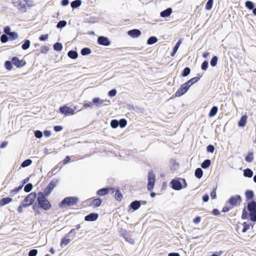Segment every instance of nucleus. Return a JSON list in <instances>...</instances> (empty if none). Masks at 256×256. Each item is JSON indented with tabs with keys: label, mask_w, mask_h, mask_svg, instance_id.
I'll return each mask as SVG.
<instances>
[{
	"label": "nucleus",
	"mask_w": 256,
	"mask_h": 256,
	"mask_svg": "<svg viewBox=\"0 0 256 256\" xmlns=\"http://www.w3.org/2000/svg\"><path fill=\"white\" fill-rule=\"evenodd\" d=\"M46 196L42 192H38L36 202L39 205V207L45 210H48L52 208V205L49 200L46 198Z\"/></svg>",
	"instance_id": "obj_1"
},
{
	"label": "nucleus",
	"mask_w": 256,
	"mask_h": 256,
	"mask_svg": "<svg viewBox=\"0 0 256 256\" xmlns=\"http://www.w3.org/2000/svg\"><path fill=\"white\" fill-rule=\"evenodd\" d=\"M78 202V198L76 196H67L64 198L59 204L58 206L61 208L68 206H74Z\"/></svg>",
	"instance_id": "obj_2"
},
{
	"label": "nucleus",
	"mask_w": 256,
	"mask_h": 256,
	"mask_svg": "<svg viewBox=\"0 0 256 256\" xmlns=\"http://www.w3.org/2000/svg\"><path fill=\"white\" fill-rule=\"evenodd\" d=\"M242 218L243 220H249L254 222H256V210L251 212H248L246 208H244L242 212Z\"/></svg>",
	"instance_id": "obj_3"
},
{
	"label": "nucleus",
	"mask_w": 256,
	"mask_h": 256,
	"mask_svg": "<svg viewBox=\"0 0 256 256\" xmlns=\"http://www.w3.org/2000/svg\"><path fill=\"white\" fill-rule=\"evenodd\" d=\"M148 182L147 186L148 190L151 192L154 188L156 182V176L152 172H149L148 174Z\"/></svg>",
	"instance_id": "obj_4"
},
{
	"label": "nucleus",
	"mask_w": 256,
	"mask_h": 256,
	"mask_svg": "<svg viewBox=\"0 0 256 256\" xmlns=\"http://www.w3.org/2000/svg\"><path fill=\"white\" fill-rule=\"evenodd\" d=\"M58 182V180L53 178L45 188L44 192H43L44 194L46 196H48L51 193L53 189L56 186Z\"/></svg>",
	"instance_id": "obj_5"
},
{
	"label": "nucleus",
	"mask_w": 256,
	"mask_h": 256,
	"mask_svg": "<svg viewBox=\"0 0 256 256\" xmlns=\"http://www.w3.org/2000/svg\"><path fill=\"white\" fill-rule=\"evenodd\" d=\"M36 198V194L35 192H32L28 194L27 196L25 197L24 200V204H23V206H29L32 205L34 202Z\"/></svg>",
	"instance_id": "obj_6"
},
{
	"label": "nucleus",
	"mask_w": 256,
	"mask_h": 256,
	"mask_svg": "<svg viewBox=\"0 0 256 256\" xmlns=\"http://www.w3.org/2000/svg\"><path fill=\"white\" fill-rule=\"evenodd\" d=\"M180 180V178H176L172 180L170 182V187L176 190H181L183 188V186Z\"/></svg>",
	"instance_id": "obj_7"
},
{
	"label": "nucleus",
	"mask_w": 256,
	"mask_h": 256,
	"mask_svg": "<svg viewBox=\"0 0 256 256\" xmlns=\"http://www.w3.org/2000/svg\"><path fill=\"white\" fill-rule=\"evenodd\" d=\"M190 88V85H188V83L186 82L180 86V88L175 93V96L176 97H180L182 96L188 92Z\"/></svg>",
	"instance_id": "obj_8"
},
{
	"label": "nucleus",
	"mask_w": 256,
	"mask_h": 256,
	"mask_svg": "<svg viewBox=\"0 0 256 256\" xmlns=\"http://www.w3.org/2000/svg\"><path fill=\"white\" fill-rule=\"evenodd\" d=\"M242 198L239 194L232 196L228 200V202L232 206H236L242 202Z\"/></svg>",
	"instance_id": "obj_9"
},
{
	"label": "nucleus",
	"mask_w": 256,
	"mask_h": 256,
	"mask_svg": "<svg viewBox=\"0 0 256 256\" xmlns=\"http://www.w3.org/2000/svg\"><path fill=\"white\" fill-rule=\"evenodd\" d=\"M59 110L61 114H64L66 116L73 115L74 114V110L66 105L60 106Z\"/></svg>",
	"instance_id": "obj_10"
},
{
	"label": "nucleus",
	"mask_w": 256,
	"mask_h": 256,
	"mask_svg": "<svg viewBox=\"0 0 256 256\" xmlns=\"http://www.w3.org/2000/svg\"><path fill=\"white\" fill-rule=\"evenodd\" d=\"M12 62L14 65L18 68H21L26 64V62L24 60H20L17 56L12 58Z\"/></svg>",
	"instance_id": "obj_11"
},
{
	"label": "nucleus",
	"mask_w": 256,
	"mask_h": 256,
	"mask_svg": "<svg viewBox=\"0 0 256 256\" xmlns=\"http://www.w3.org/2000/svg\"><path fill=\"white\" fill-rule=\"evenodd\" d=\"M130 233V232H128L126 230H124L122 234L126 241L128 242L131 244H134L135 243L134 240L132 238Z\"/></svg>",
	"instance_id": "obj_12"
},
{
	"label": "nucleus",
	"mask_w": 256,
	"mask_h": 256,
	"mask_svg": "<svg viewBox=\"0 0 256 256\" xmlns=\"http://www.w3.org/2000/svg\"><path fill=\"white\" fill-rule=\"evenodd\" d=\"M114 190H115L114 188H109V187H105L99 189L96 192V194L100 196H104L108 194L110 192V191L111 190L112 191V193L114 192Z\"/></svg>",
	"instance_id": "obj_13"
},
{
	"label": "nucleus",
	"mask_w": 256,
	"mask_h": 256,
	"mask_svg": "<svg viewBox=\"0 0 256 256\" xmlns=\"http://www.w3.org/2000/svg\"><path fill=\"white\" fill-rule=\"evenodd\" d=\"M97 42L100 45L108 46L110 44V41L104 36H99L97 39Z\"/></svg>",
	"instance_id": "obj_14"
},
{
	"label": "nucleus",
	"mask_w": 256,
	"mask_h": 256,
	"mask_svg": "<svg viewBox=\"0 0 256 256\" xmlns=\"http://www.w3.org/2000/svg\"><path fill=\"white\" fill-rule=\"evenodd\" d=\"M98 218V214L96 212H91L84 216V220L86 222H94Z\"/></svg>",
	"instance_id": "obj_15"
},
{
	"label": "nucleus",
	"mask_w": 256,
	"mask_h": 256,
	"mask_svg": "<svg viewBox=\"0 0 256 256\" xmlns=\"http://www.w3.org/2000/svg\"><path fill=\"white\" fill-rule=\"evenodd\" d=\"M142 34L140 30L138 29H132L128 32V34L132 38H137Z\"/></svg>",
	"instance_id": "obj_16"
},
{
	"label": "nucleus",
	"mask_w": 256,
	"mask_h": 256,
	"mask_svg": "<svg viewBox=\"0 0 256 256\" xmlns=\"http://www.w3.org/2000/svg\"><path fill=\"white\" fill-rule=\"evenodd\" d=\"M256 210V201L251 200L247 204V211L251 212Z\"/></svg>",
	"instance_id": "obj_17"
},
{
	"label": "nucleus",
	"mask_w": 256,
	"mask_h": 256,
	"mask_svg": "<svg viewBox=\"0 0 256 256\" xmlns=\"http://www.w3.org/2000/svg\"><path fill=\"white\" fill-rule=\"evenodd\" d=\"M140 201L135 200L130 204L129 208L130 209H132L133 210L135 211L138 210L140 208Z\"/></svg>",
	"instance_id": "obj_18"
},
{
	"label": "nucleus",
	"mask_w": 256,
	"mask_h": 256,
	"mask_svg": "<svg viewBox=\"0 0 256 256\" xmlns=\"http://www.w3.org/2000/svg\"><path fill=\"white\" fill-rule=\"evenodd\" d=\"M104 102L110 103V100H100L99 98H94L92 100V102L98 106H102Z\"/></svg>",
	"instance_id": "obj_19"
},
{
	"label": "nucleus",
	"mask_w": 256,
	"mask_h": 256,
	"mask_svg": "<svg viewBox=\"0 0 256 256\" xmlns=\"http://www.w3.org/2000/svg\"><path fill=\"white\" fill-rule=\"evenodd\" d=\"M172 12V8H168L160 12V16L162 18H168L171 14Z\"/></svg>",
	"instance_id": "obj_20"
},
{
	"label": "nucleus",
	"mask_w": 256,
	"mask_h": 256,
	"mask_svg": "<svg viewBox=\"0 0 256 256\" xmlns=\"http://www.w3.org/2000/svg\"><path fill=\"white\" fill-rule=\"evenodd\" d=\"M182 42V38H180L178 42H176V44H175L174 46V47L172 49V51L171 52L170 56H174L177 52L178 49L179 48L180 44Z\"/></svg>",
	"instance_id": "obj_21"
},
{
	"label": "nucleus",
	"mask_w": 256,
	"mask_h": 256,
	"mask_svg": "<svg viewBox=\"0 0 256 256\" xmlns=\"http://www.w3.org/2000/svg\"><path fill=\"white\" fill-rule=\"evenodd\" d=\"M248 119V116L246 114L243 115L241 116L240 120L238 122V126L240 127H244L246 126Z\"/></svg>",
	"instance_id": "obj_22"
},
{
	"label": "nucleus",
	"mask_w": 256,
	"mask_h": 256,
	"mask_svg": "<svg viewBox=\"0 0 256 256\" xmlns=\"http://www.w3.org/2000/svg\"><path fill=\"white\" fill-rule=\"evenodd\" d=\"M245 196L246 200H251L254 198V195L253 190H246L245 192Z\"/></svg>",
	"instance_id": "obj_23"
},
{
	"label": "nucleus",
	"mask_w": 256,
	"mask_h": 256,
	"mask_svg": "<svg viewBox=\"0 0 256 256\" xmlns=\"http://www.w3.org/2000/svg\"><path fill=\"white\" fill-rule=\"evenodd\" d=\"M12 198L10 197H6L2 198L0 200V206H3L10 202L12 201Z\"/></svg>",
	"instance_id": "obj_24"
},
{
	"label": "nucleus",
	"mask_w": 256,
	"mask_h": 256,
	"mask_svg": "<svg viewBox=\"0 0 256 256\" xmlns=\"http://www.w3.org/2000/svg\"><path fill=\"white\" fill-rule=\"evenodd\" d=\"M114 192H115L114 194V198L118 202H120L123 198V195L122 194L121 192L118 190L117 189L116 190H114Z\"/></svg>",
	"instance_id": "obj_25"
},
{
	"label": "nucleus",
	"mask_w": 256,
	"mask_h": 256,
	"mask_svg": "<svg viewBox=\"0 0 256 256\" xmlns=\"http://www.w3.org/2000/svg\"><path fill=\"white\" fill-rule=\"evenodd\" d=\"M82 3L81 0H74L71 2L70 6L72 9L77 8L81 6Z\"/></svg>",
	"instance_id": "obj_26"
},
{
	"label": "nucleus",
	"mask_w": 256,
	"mask_h": 256,
	"mask_svg": "<svg viewBox=\"0 0 256 256\" xmlns=\"http://www.w3.org/2000/svg\"><path fill=\"white\" fill-rule=\"evenodd\" d=\"M243 174L244 177L251 178L253 176V172L251 169L246 168L244 170Z\"/></svg>",
	"instance_id": "obj_27"
},
{
	"label": "nucleus",
	"mask_w": 256,
	"mask_h": 256,
	"mask_svg": "<svg viewBox=\"0 0 256 256\" xmlns=\"http://www.w3.org/2000/svg\"><path fill=\"white\" fill-rule=\"evenodd\" d=\"M68 56L70 58L75 60L78 57V53L76 50H70L68 52Z\"/></svg>",
	"instance_id": "obj_28"
},
{
	"label": "nucleus",
	"mask_w": 256,
	"mask_h": 256,
	"mask_svg": "<svg viewBox=\"0 0 256 256\" xmlns=\"http://www.w3.org/2000/svg\"><path fill=\"white\" fill-rule=\"evenodd\" d=\"M27 5L26 3H22V2H18V8L22 12H26Z\"/></svg>",
	"instance_id": "obj_29"
},
{
	"label": "nucleus",
	"mask_w": 256,
	"mask_h": 256,
	"mask_svg": "<svg viewBox=\"0 0 256 256\" xmlns=\"http://www.w3.org/2000/svg\"><path fill=\"white\" fill-rule=\"evenodd\" d=\"M194 176L198 179L201 178L203 176V170L202 169L199 168H196L194 172Z\"/></svg>",
	"instance_id": "obj_30"
},
{
	"label": "nucleus",
	"mask_w": 256,
	"mask_h": 256,
	"mask_svg": "<svg viewBox=\"0 0 256 256\" xmlns=\"http://www.w3.org/2000/svg\"><path fill=\"white\" fill-rule=\"evenodd\" d=\"M211 160L210 159H206L201 164V166L204 169H206L209 168Z\"/></svg>",
	"instance_id": "obj_31"
},
{
	"label": "nucleus",
	"mask_w": 256,
	"mask_h": 256,
	"mask_svg": "<svg viewBox=\"0 0 256 256\" xmlns=\"http://www.w3.org/2000/svg\"><path fill=\"white\" fill-rule=\"evenodd\" d=\"M102 203V200L100 198H94L92 201V204L94 207L100 206L101 205Z\"/></svg>",
	"instance_id": "obj_32"
},
{
	"label": "nucleus",
	"mask_w": 256,
	"mask_h": 256,
	"mask_svg": "<svg viewBox=\"0 0 256 256\" xmlns=\"http://www.w3.org/2000/svg\"><path fill=\"white\" fill-rule=\"evenodd\" d=\"M218 111V106H213L209 112V114H208L209 117L211 118V117L214 116L216 114Z\"/></svg>",
	"instance_id": "obj_33"
},
{
	"label": "nucleus",
	"mask_w": 256,
	"mask_h": 256,
	"mask_svg": "<svg viewBox=\"0 0 256 256\" xmlns=\"http://www.w3.org/2000/svg\"><path fill=\"white\" fill-rule=\"evenodd\" d=\"M158 40L155 36H150L147 40V44L148 45H152L158 42Z\"/></svg>",
	"instance_id": "obj_34"
},
{
	"label": "nucleus",
	"mask_w": 256,
	"mask_h": 256,
	"mask_svg": "<svg viewBox=\"0 0 256 256\" xmlns=\"http://www.w3.org/2000/svg\"><path fill=\"white\" fill-rule=\"evenodd\" d=\"M14 64L13 62H12V60L11 61L10 60H6L4 62V66L6 70H10L12 69Z\"/></svg>",
	"instance_id": "obj_35"
},
{
	"label": "nucleus",
	"mask_w": 256,
	"mask_h": 256,
	"mask_svg": "<svg viewBox=\"0 0 256 256\" xmlns=\"http://www.w3.org/2000/svg\"><path fill=\"white\" fill-rule=\"evenodd\" d=\"M92 50L89 48H84L80 50V54L83 56L90 54Z\"/></svg>",
	"instance_id": "obj_36"
},
{
	"label": "nucleus",
	"mask_w": 256,
	"mask_h": 256,
	"mask_svg": "<svg viewBox=\"0 0 256 256\" xmlns=\"http://www.w3.org/2000/svg\"><path fill=\"white\" fill-rule=\"evenodd\" d=\"M67 236L64 237L62 238L60 242V246L62 247L64 245L66 246L68 245L71 241V239L69 238H66Z\"/></svg>",
	"instance_id": "obj_37"
},
{
	"label": "nucleus",
	"mask_w": 256,
	"mask_h": 256,
	"mask_svg": "<svg viewBox=\"0 0 256 256\" xmlns=\"http://www.w3.org/2000/svg\"><path fill=\"white\" fill-rule=\"evenodd\" d=\"M245 6L247 8L253 11L254 8V4L250 0H247L245 2Z\"/></svg>",
	"instance_id": "obj_38"
},
{
	"label": "nucleus",
	"mask_w": 256,
	"mask_h": 256,
	"mask_svg": "<svg viewBox=\"0 0 256 256\" xmlns=\"http://www.w3.org/2000/svg\"><path fill=\"white\" fill-rule=\"evenodd\" d=\"M8 36L10 40H14L18 38V34L16 32H11Z\"/></svg>",
	"instance_id": "obj_39"
},
{
	"label": "nucleus",
	"mask_w": 256,
	"mask_h": 256,
	"mask_svg": "<svg viewBox=\"0 0 256 256\" xmlns=\"http://www.w3.org/2000/svg\"><path fill=\"white\" fill-rule=\"evenodd\" d=\"M30 45V42L29 40H25L24 42V43L22 44V48L23 50H28Z\"/></svg>",
	"instance_id": "obj_40"
},
{
	"label": "nucleus",
	"mask_w": 256,
	"mask_h": 256,
	"mask_svg": "<svg viewBox=\"0 0 256 256\" xmlns=\"http://www.w3.org/2000/svg\"><path fill=\"white\" fill-rule=\"evenodd\" d=\"M67 24V22L64 20H60L56 26V27L57 28H58V29H61L64 27H65L66 26Z\"/></svg>",
	"instance_id": "obj_41"
},
{
	"label": "nucleus",
	"mask_w": 256,
	"mask_h": 256,
	"mask_svg": "<svg viewBox=\"0 0 256 256\" xmlns=\"http://www.w3.org/2000/svg\"><path fill=\"white\" fill-rule=\"evenodd\" d=\"M62 44L60 42H57L54 44V50L56 51L60 52L62 49Z\"/></svg>",
	"instance_id": "obj_42"
},
{
	"label": "nucleus",
	"mask_w": 256,
	"mask_h": 256,
	"mask_svg": "<svg viewBox=\"0 0 256 256\" xmlns=\"http://www.w3.org/2000/svg\"><path fill=\"white\" fill-rule=\"evenodd\" d=\"M254 152H249L248 154L245 157V160L248 162H250L254 160Z\"/></svg>",
	"instance_id": "obj_43"
},
{
	"label": "nucleus",
	"mask_w": 256,
	"mask_h": 256,
	"mask_svg": "<svg viewBox=\"0 0 256 256\" xmlns=\"http://www.w3.org/2000/svg\"><path fill=\"white\" fill-rule=\"evenodd\" d=\"M32 160L28 158L26 160H24V162H22L20 166L22 168H26L29 166H30L32 164Z\"/></svg>",
	"instance_id": "obj_44"
},
{
	"label": "nucleus",
	"mask_w": 256,
	"mask_h": 256,
	"mask_svg": "<svg viewBox=\"0 0 256 256\" xmlns=\"http://www.w3.org/2000/svg\"><path fill=\"white\" fill-rule=\"evenodd\" d=\"M200 80V77L196 76L188 80L186 82L188 83V85L190 86L192 84H194V83Z\"/></svg>",
	"instance_id": "obj_45"
},
{
	"label": "nucleus",
	"mask_w": 256,
	"mask_h": 256,
	"mask_svg": "<svg viewBox=\"0 0 256 256\" xmlns=\"http://www.w3.org/2000/svg\"><path fill=\"white\" fill-rule=\"evenodd\" d=\"M190 72V68H188V67H186L182 71V74H181V76L182 77H186L188 75H189Z\"/></svg>",
	"instance_id": "obj_46"
},
{
	"label": "nucleus",
	"mask_w": 256,
	"mask_h": 256,
	"mask_svg": "<svg viewBox=\"0 0 256 256\" xmlns=\"http://www.w3.org/2000/svg\"><path fill=\"white\" fill-rule=\"evenodd\" d=\"M218 61V58L216 56H214L210 61V64L212 66L214 67L216 66Z\"/></svg>",
	"instance_id": "obj_47"
},
{
	"label": "nucleus",
	"mask_w": 256,
	"mask_h": 256,
	"mask_svg": "<svg viewBox=\"0 0 256 256\" xmlns=\"http://www.w3.org/2000/svg\"><path fill=\"white\" fill-rule=\"evenodd\" d=\"M250 224H249L247 222H244L243 224H242L243 228L242 230V232L243 233L246 232L250 228Z\"/></svg>",
	"instance_id": "obj_48"
},
{
	"label": "nucleus",
	"mask_w": 256,
	"mask_h": 256,
	"mask_svg": "<svg viewBox=\"0 0 256 256\" xmlns=\"http://www.w3.org/2000/svg\"><path fill=\"white\" fill-rule=\"evenodd\" d=\"M32 188L33 185L32 183H28L24 187V191L26 192H29L32 190Z\"/></svg>",
	"instance_id": "obj_49"
},
{
	"label": "nucleus",
	"mask_w": 256,
	"mask_h": 256,
	"mask_svg": "<svg viewBox=\"0 0 256 256\" xmlns=\"http://www.w3.org/2000/svg\"><path fill=\"white\" fill-rule=\"evenodd\" d=\"M214 0H208L206 3L205 8L208 10H210L213 6Z\"/></svg>",
	"instance_id": "obj_50"
},
{
	"label": "nucleus",
	"mask_w": 256,
	"mask_h": 256,
	"mask_svg": "<svg viewBox=\"0 0 256 256\" xmlns=\"http://www.w3.org/2000/svg\"><path fill=\"white\" fill-rule=\"evenodd\" d=\"M118 122L120 124L118 125L121 128H124L127 124V120L125 118H121L118 120Z\"/></svg>",
	"instance_id": "obj_51"
},
{
	"label": "nucleus",
	"mask_w": 256,
	"mask_h": 256,
	"mask_svg": "<svg viewBox=\"0 0 256 256\" xmlns=\"http://www.w3.org/2000/svg\"><path fill=\"white\" fill-rule=\"evenodd\" d=\"M118 124H118V120L116 119H114L110 122V126L113 128H117L119 126Z\"/></svg>",
	"instance_id": "obj_52"
},
{
	"label": "nucleus",
	"mask_w": 256,
	"mask_h": 256,
	"mask_svg": "<svg viewBox=\"0 0 256 256\" xmlns=\"http://www.w3.org/2000/svg\"><path fill=\"white\" fill-rule=\"evenodd\" d=\"M0 42L2 44L6 43L9 40L8 35L2 34L0 36Z\"/></svg>",
	"instance_id": "obj_53"
},
{
	"label": "nucleus",
	"mask_w": 256,
	"mask_h": 256,
	"mask_svg": "<svg viewBox=\"0 0 256 256\" xmlns=\"http://www.w3.org/2000/svg\"><path fill=\"white\" fill-rule=\"evenodd\" d=\"M208 66V60H204L201 64V69L203 70H206Z\"/></svg>",
	"instance_id": "obj_54"
},
{
	"label": "nucleus",
	"mask_w": 256,
	"mask_h": 256,
	"mask_svg": "<svg viewBox=\"0 0 256 256\" xmlns=\"http://www.w3.org/2000/svg\"><path fill=\"white\" fill-rule=\"evenodd\" d=\"M50 48L46 46H42L40 47V50L42 54H46L49 50Z\"/></svg>",
	"instance_id": "obj_55"
},
{
	"label": "nucleus",
	"mask_w": 256,
	"mask_h": 256,
	"mask_svg": "<svg viewBox=\"0 0 256 256\" xmlns=\"http://www.w3.org/2000/svg\"><path fill=\"white\" fill-rule=\"evenodd\" d=\"M216 187L214 188L211 192H210V197L212 200L216 199Z\"/></svg>",
	"instance_id": "obj_56"
},
{
	"label": "nucleus",
	"mask_w": 256,
	"mask_h": 256,
	"mask_svg": "<svg viewBox=\"0 0 256 256\" xmlns=\"http://www.w3.org/2000/svg\"><path fill=\"white\" fill-rule=\"evenodd\" d=\"M43 136V134L40 130L34 131V136L38 138H40Z\"/></svg>",
	"instance_id": "obj_57"
},
{
	"label": "nucleus",
	"mask_w": 256,
	"mask_h": 256,
	"mask_svg": "<svg viewBox=\"0 0 256 256\" xmlns=\"http://www.w3.org/2000/svg\"><path fill=\"white\" fill-rule=\"evenodd\" d=\"M214 146L212 144H208L206 146V150L208 152L212 153L214 150Z\"/></svg>",
	"instance_id": "obj_58"
},
{
	"label": "nucleus",
	"mask_w": 256,
	"mask_h": 256,
	"mask_svg": "<svg viewBox=\"0 0 256 256\" xmlns=\"http://www.w3.org/2000/svg\"><path fill=\"white\" fill-rule=\"evenodd\" d=\"M38 250L36 249H32L28 252V256H36L38 254Z\"/></svg>",
	"instance_id": "obj_59"
},
{
	"label": "nucleus",
	"mask_w": 256,
	"mask_h": 256,
	"mask_svg": "<svg viewBox=\"0 0 256 256\" xmlns=\"http://www.w3.org/2000/svg\"><path fill=\"white\" fill-rule=\"evenodd\" d=\"M116 90L114 88L110 90L108 92V96L110 97H114L116 95Z\"/></svg>",
	"instance_id": "obj_60"
},
{
	"label": "nucleus",
	"mask_w": 256,
	"mask_h": 256,
	"mask_svg": "<svg viewBox=\"0 0 256 256\" xmlns=\"http://www.w3.org/2000/svg\"><path fill=\"white\" fill-rule=\"evenodd\" d=\"M11 32L10 28V26H6L4 28V34L8 35Z\"/></svg>",
	"instance_id": "obj_61"
},
{
	"label": "nucleus",
	"mask_w": 256,
	"mask_h": 256,
	"mask_svg": "<svg viewBox=\"0 0 256 256\" xmlns=\"http://www.w3.org/2000/svg\"><path fill=\"white\" fill-rule=\"evenodd\" d=\"M40 208L39 207V205L38 206L36 204H35L32 206V209L33 210L36 212V214H40V212L39 210V208Z\"/></svg>",
	"instance_id": "obj_62"
},
{
	"label": "nucleus",
	"mask_w": 256,
	"mask_h": 256,
	"mask_svg": "<svg viewBox=\"0 0 256 256\" xmlns=\"http://www.w3.org/2000/svg\"><path fill=\"white\" fill-rule=\"evenodd\" d=\"M172 166L170 167V170H176L178 168V164L175 160H172Z\"/></svg>",
	"instance_id": "obj_63"
},
{
	"label": "nucleus",
	"mask_w": 256,
	"mask_h": 256,
	"mask_svg": "<svg viewBox=\"0 0 256 256\" xmlns=\"http://www.w3.org/2000/svg\"><path fill=\"white\" fill-rule=\"evenodd\" d=\"M48 38V34H42L39 37V40L40 41H44L46 40Z\"/></svg>",
	"instance_id": "obj_64"
}]
</instances>
